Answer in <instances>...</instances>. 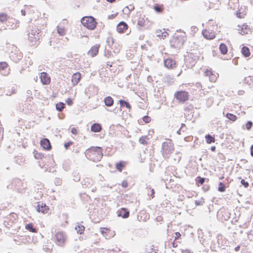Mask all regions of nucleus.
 <instances>
[{
    "label": "nucleus",
    "mask_w": 253,
    "mask_h": 253,
    "mask_svg": "<svg viewBox=\"0 0 253 253\" xmlns=\"http://www.w3.org/2000/svg\"><path fill=\"white\" fill-rule=\"evenodd\" d=\"M41 30L35 26H29L27 35L28 40L31 45L34 46L39 44L41 36Z\"/></svg>",
    "instance_id": "nucleus-1"
},
{
    "label": "nucleus",
    "mask_w": 253,
    "mask_h": 253,
    "mask_svg": "<svg viewBox=\"0 0 253 253\" xmlns=\"http://www.w3.org/2000/svg\"><path fill=\"white\" fill-rule=\"evenodd\" d=\"M85 154L88 159L97 162L100 161L103 156L102 149L100 147H92L86 150Z\"/></svg>",
    "instance_id": "nucleus-2"
},
{
    "label": "nucleus",
    "mask_w": 253,
    "mask_h": 253,
    "mask_svg": "<svg viewBox=\"0 0 253 253\" xmlns=\"http://www.w3.org/2000/svg\"><path fill=\"white\" fill-rule=\"evenodd\" d=\"M173 149V145L171 140L168 139L167 141L163 142L162 146V153L164 158H169Z\"/></svg>",
    "instance_id": "nucleus-3"
},
{
    "label": "nucleus",
    "mask_w": 253,
    "mask_h": 253,
    "mask_svg": "<svg viewBox=\"0 0 253 253\" xmlns=\"http://www.w3.org/2000/svg\"><path fill=\"white\" fill-rule=\"evenodd\" d=\"M9 55L10 59L15 63H18L23 57V54L20 50L14 45L11 47Z\"/></svg>",
    "instance_id": "nucleus-4"
},
{
    "label": "nucleus",
    "mask_w": 253,
    "mask_h": 253,
    "mask_svg": "<svg viewBox=\"0 0 253 253\" xmlns=\"http://www.w3.org/2000/svg\"><path fill=\"white\" fill-rule=\"evenodd\" d=\"M82 24L90 30H93L96 26V22L95 18L92 16L84 17L81 19Z\"/></svg>",
    "instance_id": "nucleus-5"
},
{
    "label": "nucleus",
    "mask_w": 253,
    "mask_h": 253,
    "mask_svg": "<svg viewBox=\"0 0 253 253\" xmlns=\"http://www.w3.org/2000/svg\"><path fill=\"white\" fill-rule=\"evenodd\" d=\"M54 239V242L57 245L63 247L66 243L67 236L65 232L60 231L55 234Z\"/></svg>",
    "instance_id": "nucleus-6"
},
{
    "label": "nucleus",
    "mask_w": 253,
    "mask_h": 253,
    "mask_svg": "<svg viewBox=\"0 0 253 253\" xmlns=\"http://www.w3.org/2000/svg\"><path fill=\"white\" fill-rule=\"evenodd\" d=\"M184 42L183 38L181 37H175L171 40V46L175 48H180L182 46Z\"/></svg>",
    "instance_id": "nucleus-7"
},
{
    "label": "nucleus",
    "mask_w": 253,
    "mask_h": 253,
    "mask_svg": "<svg viewBox=\"0 0 253 253\" xmlns=\"http://www.w3.org/2000/svg\"><path fill=\"white\" fill-rule=\"evenodd\" d=\"M200 55V52L197 50H193L192 51L189 53L188 56L192 66H194L199 60Z\"/></svg>",
    "instance_id": "nucleus-8"
},
{
    "label": "nucleus",
    "mask_w": 253,
    "mask_h": 253,
    "mask_svg": "<svg viewBox=\"0 0 253 253\" xmlns=\"http://www.w3.org/2000/svg\"><path fill=\"white\" fill-rule=\"evenodd\" d=\"M175 97L180 102H184L188 99V93L185 91H178L175 94Z\"/></svg>",
    "instance_id": "nucleus-9"
},
{
    "label": "nucleus",
    "mask_w": 253,
    "mask_h": 253,
    "mask_svg": "<svg viewBox=\"0 0 253 253\" xmlns=\"http://www.w3.org/2000/svg\"><path fill=\"white\" fill-rule=\"evenodd\" d=\"M164 66L169 69H173L177 66L176 62L171 58H168L164 60Z\"/></svg>",
    "instance_id": "nucleus-10"
},
{
    "label": "nucleus",
    "mask_w": 253,
    "mask_h": 253,
    "mask_svg": "<svg viewBox=\"0 0 253 253\" xmlns=\"http://www.w3.org/2000/svg\"><path fill=\"white\" fill-rule=\"evenodd\" d=\"M0 73L3 76L7 75L9 74V69L6 62H0Z\"/></svg>",
    "instance_id": "nucleus-11"
},
{
    "label": "nucleus",
    "mask_w": 253,
    "mask_h": 253,
    "mask_svg": "<svg viewBox=\"0 0 253 253\" xmlns=\"http://www.w3.org/2000/svg\"><path fill=\"white\" fill-rule=\"evenodd\" d=\"M127 25L124 21L120 22L117 26V31L120 33H127Z\"/></svg>",
    "instance_id": "nucleus-12"
},
{
    "label": "nucleus",
    "mask_w": 253,
    "mask_h": 253,
    "mask_svg": "<svg viewBox=\"0 0 253 253\" xmlns=\"http://www.w3.org/2000/svg\"><path fill=\"white\" fill-rule=\"evenodd\" d=\"M99 47L100 45L99 44H95L90 48L87 52V54L92 57L96 56L98 53Z\"/></svg>",
    "instance_id": "nucleus-13"
},
{
    "label": "nucleus",
    "mask_w": 253,
    "mask_h": 253,
    "mask_svg": "<svg viewBox=\"0 0 253 253\" xmlns=\"http://www.w3.org/2000/svg\"><path fill=\"white\" fill-rule=\"evenodd\" d=\"M36 209L38 212H41L43 213H46L48 210V207L45 204L42 202L38 203Z\"/></svg>",
    "instance_id": "nucleus-14"
},
{
    "label": "nucleus",
    "mask_w": 253,
    "mask_h": 253,
    "mask_svg": "<svg viewBox=\"0 0 253 253\" xmlns=\"http://www.w3.org/2000/svg\"><path fill=\"white\" fill-rule=\"evenodd\" d=\"M41 80L43 84H47L50 83V78L45 72H42L41 74Z\"/></svg>",
    "instance_id": "nucleus-15"
},
{
    "label": "nucleus",
    "mask_w": 253,
    "mask_h": 253,
    "mask_svg": "<svg viewBox=\"0 0 253 253\" xmlns=\"http://www.w3.org/2000/svg\"><path fill=\"white\" fill-rule=\"evenodd\" d=\"M41 146L45 150H49L51 148V145L49 140L47 138H44L41 141Z\"/></svg>",
    "instance_id": "nucleus-16"
},
{
    "label": "nucleus",
    "mask_w": 253,
    "mask_h": 253,
    "mask_svg": "<svg viewBox=\"0 0 253 253\" xmlns=\"http://www.w3.org/2000/svg\"><path fill=\"white\" fill-rule=\"evenodd\" d=\"M118 215L122 217L123 218H126L128 217L129 215V212L126 208H122L121 210L118 213Z\"/></svg>",
    "instance_id": "nucleus-17"
},
{
    "label": "nucleus",
    "mask_w": 253,
    "mask_h": 253,
    "mask_svg": "<svg viewBox=\"0 0 253 253\" xmlns=\"http://www.w3.org/2000/svg\"><path fill=\"white\" fill-rule=\"evenodd\" d=\"M203 35L205 38L209 40H211L215 38L214 33L213 32H210L208 30L203 31Z\"/></svg>",
    "instance_id": "nucleus-18"
},
{
    "label": "nucleus",
    "mask_w": 253,
    "mask_h": 253,
    "mask_svg": "<svg viewBox=\"0 0 253 253\" xmlns=\"http://www.w3.org/2000/svg\"><path fill=\"white\" fill-rule=\"evenodd\" d=\"M81 74L79 72L74 73L72 78V82L73 84L75 85L77 84L81 79Z\"/></svg>",
    "instance_id": "nucleus-19"
},
{
    "label": "nucleus",
    "mask_w": 253,
    "mask_h": 253,
    "mask_svg": "<svg viewBox=\"0 0 253 253\" xmlns=\"http://www.w3.org/2000/svg\"><path fill=\"white\" fill-rule=\"evenodd\" d=\"M91 131L94 132H99L101 131L102 127L98 123H94L91 126Z\"/></svg>",
    "instance_id": "nucleus-20"
},
{
    "label": "nucleus",
    "mask_w": 253,
    "mask_h": 253,
    "mask_svg": "<svg viewBox=\"0 0 253 253\" xmlns=\"http://www.w3.org/2000/svg\"><path fill=\"white\" fill-rule=\"evenodd\" d=\"M93 180L89 178H86L84 179L82 182V185L84 188H89L90 186L92 185Z\"/></svg>",
    "instance_id": "nucleus-21"
},
{
    "label": "nucleus",
    "mask_w": 253,
    "mask_h": 253,
    "mask_svg": "<svg viewBox=\"0 0 253 253\" xmlns=\"http://www.w3.org/2000/svg\"><path fill=\"white\" fill-rule=\"evenodd\" d=\"M105 105L107 107H111L114 104V100L111 96H107L104 99Z\"/></svg>",
    "instance_id": "nucleus-22"
},
{
    "label": "nucleus",
    "mask_w": 253,
    "mask_h": 253,
    "mask_svg": "<svg viewBox=\"0 0 253 253\" xmlns=\"http://www.w3.org/2000/svg\"><path fill=\"white\" fill-rule=\"evenodd\" d=\"M126 165V162L120 161L118 163H116V168L118 171L121 172L123 168L125 167Z\"/></svg>",
    "instance_id": "nucleus-23"
},
{
    "label": "nucleus",
    "mask_w": 253,
    "mask_h": 253,
    "mask_svg": "<svg viewBox=\"0 0 253 253\" xmlns=\"http://www.w3.org/2000/svg\"><path fill=\"white\" fill-rule=\"evenodd\" d=\"M241 52L246 57H249L251 54L249 48L247 46H243L242 48Z\"/></svg>",
    "instance_id": "nucleus-24"
},
{
    "label": "nucleus",
    "mask_w": 253,
    "mask_h": 253,
    "mask_svg": "<svg viewBox=\"0 0 253 253\" xmlns=\"http://www.w3.org/2000/svg\"><path fill=\"white\" fill-rule=\"evenodd\" d=\"M219 50L221 53L224 55L227 53V46L223 43H221L219 45Z\"/></svg>",
    "instance_id": "nucleus-25"
},
{
    "label": "nucleus",
    "mask_w": 253,
    "mask_h": 253,
    "mask_svg": "<svg viewBox=\"0 0 253 253\" xmlns=\"http://www.w3.org/2000/svg\"><path fill=\"white\" fill-rule=\"evenodd\" d=\"M205 138L207 143L208 144H211V143L214 142L215 141L214 137L210 134L206 135L205 136Z\"/></svg>",
    "instance_id": "nucleus-26"
},
{
    "label": "nucleus",
    "mask_w": 253,
    "mask_h": 253,
    "mask_svg": "<svg viewBox=\"0 0 253 253\" xmlns=\"http://www.w3.org/2000/svg\"><path fill=\"white\" fill-rule=\"evenodd\" d=\"M84 227L82 225H78L75 227V229L77 231V232L80 234H82L84 231Z\"/></svg>",
    "instance_id": "nucleus-27"
},
{
    "label": "nucleus",
    "mask_w": 253,
    "mask_h": 253,
    "mask_svg": "<svg viewBox=\"0 0 253 253\" xmlns=\"http://www.w3.org/2000/svg\"><path fill=\"white\" fill-rule=\"evenodd\" d=\"M119 102H120V105L122 107H126V108H127L129 109H130L131 108V106L128 102L126 101L125 100H119Z\"/></svg>",
    "instance_id": "nucleus-28"
},
{
    "label": "nucleus",
    "mask_w": 253,
    "mask_h": 253,
    "mask_svg": "<svg viewBox=\"0 0 253 253\" xmlns=\"http://www.w3.org/2000/svg\"><path fill=\"white\" fill-rule=\"evenodd\" d=\"M72 176L73 177V180L75 181L78 182L80 180V179H81L80 175L78 171H74L72 173Z\"/></svg>",
    "instance_id": "nucleus-29"
},
{
    "label": "nucleus",
    "mask_w": 253,
    "mask_h": 253,
    "mask_svg": "<svg viewBox=\"0 0 253 253\" xmlns=\"http://www.w3.org/2000/svg\"><path fill=\"white\" fill-rule=\"evenodd\" d=\"M57 33L61 36H64L65 35V29L64 27H61L59 26H57Z\"/></svg>",
    "instance_id": "nucleus-30"
},
{
    "label": "nucleus",
    "mask_w": 253,
    "mask_h": 253,
    "mask_svg": "<svg viewBox=\"0 0 253 253\" xmlns=\"http://www.w3.org/2000/svg\"><path fill=\"white\" fill-rule=\"evenodd\" d=\"M226 117L227 119H228L229 120L232 121L233 122L235 121L237 117L235 115L231 114V113H227L226 115Z\"/></svg>",
    "instance_id": "nucleus-31"
},
{
    "label": "nucleus",
    "mask_w": 253,
    "mask_h": 253,
    "mask_svg": "<svg viewBox=\"0 0 253 253\" xmlns=\"http://www.w3.org/2000/svg\"><path fill=\"white\" fill-rule=\"evenodd\" d=\"M65 107V104L63 102H59L56 104V109L57 111L61 112Z\"/></svg>",
    "instance_id": "nucleus-32"
},
{
    "label": "nucleus",
    "mask_w": 253,
    "mask_h": 253,
    "mask_svg": "<svg viewBox=\"0 0 253 253\" xmlns=\"http://www.w3.org/2000/svg\"><path fill=\"white\" fill-rule=\"evenodd\" d=\"M148 140V136L146 135L142 136L139 139V142L142 144H147V140Z\"/></svg>",
    "instance_id": "nucleus-33"
},
{
    "label": "nucleus",
    "mask_w": 253,
    "mask_h": 253,
    "mask_svg": "<svg viewBox=\"0 0 253 253\" xmlns=\"http://www.w3.org/2000/svg\"><path fill=\"white\" fill-rule=\"evenodd\" d=\"M114 42V39L113 37H109L107 38L106 43L109 47H111V46L113 45Z\"/></svg>",
    "instance_id": "nucleus-34"
},
{
    "label": "nucleus",
    "mask_w": 253,
    "mask_h": 253,
    "mask_svg": "<svg viewBox=\"0 0 253 253\" xmlns=\"http://www.w3.org/2000/svg\"><path fill=\"white\" fill-rule=\"evenodd\" d=\"M7 19V14L3 13H0V22H1V23H3V22L6 21Z\"/></svg>",
    "instance_id": "nucleus-35"
},
{
    "label": "nucleus",
    "mask_w": 253,
    "mask_h": 253,
    "mask_svg": "<svg viewBox=\"0 0 253 253\" xmlns=\"http://www.w3.org/2000/svg\"><path fill=\"white\" fill-rule=\"evenodd\" d=\"M218 190L221 192H223L225 191V186L222 182H220L219 183Z\"/></svg>",
    "instance_id": "nucleus-36"
},
{
    "label": "nucleus",
    "mask_w": 253,
    "mask_h": 253,
    "mask_svg": "<svg viewBox=\"0 0 253 253\" xmlns=\"http://www.w3.org/2000/svg\"><path fill=\"white\" fill-rule=\"evenodd\" d=\"M26 229L32 232H36V229L33 227L32 224L30 223L26 225Z\"/></svg>",
    "instance_id": "nucleus-37"
},
{
    "label": "nucleus",
    "mask_w": 253,
    "mask_h": 253,
    "mask_svg": "<svg viewBox=\"0 0 253 253\" xmlns=\"http://www.w3.org/2000/svg\"><path fill=\"white\" fill-rule=\"evenodd\" d=\"M206 179V178H203V177H201L200 176H198L196 178V181L197 183L202 185L205 182Z\"/></svg>",
    "instance_id": "nucleus-38"
},
{
    "label": "nucleus",
    "mask_w": 253,
    "mask_h": 253,
    "mask_svg": "<svg viewBox=\"0 0 253 253\" xmlns=\"http://www.w3.org/2000/svg\"><path fill=\"white\" fill-rule=\"evenodd\" d=\"M34 157L36 159H41L43 157V155L37 151L34 152Z\"/></svg>",
    "instance_id": "nucleus-39"
},
{
    "label": "nucleus",
    "mask_w": 253,
    "mask_h": 253,
    "mask_svg": "<svg viewBox=\"0 0 253 253\" xmlns=\"http://www.w3.org/2000/svg\"><path fill=\"white\" fill-rule=\"evenodd\" d=\"M145 22V21L143 18H139L137 21V25L140 26H143Z\"/></svg>",
    "instance_id": "nucleus-40"
},
{
    "label": "nucleus",
    "mask_w": 253,
    "mask_h": 253,
    "mask_svg": "<svg viewBox=\"0 0 253 253\" xmlns=\"http://www.w3.org/2000/svg\"><path fill=\"white\" fill-rule=\"evenodd\" d=\"M134 9V6L132 5H129L128 6H126L124 9V11H126L127 9L128 10V13H130V11L133 10Z\"/></svg>",
    "instance_id": "nucleus-41"
},
{
    "label": "nucleus",
    "mask_w": 253,
    "mask_h": 253,
    "mask_svg": "<svg viewBox=\"0 0 253 253\" xmlns=\"http://www.w3.org/2000/svg\"><path fill=\"white\" fill-rule=\"evenodd\" d=\"M253 126V123L252 121H249L246 124V128L248 130H250Z\"/></svg>",
    "instance_id": "nucleus-42"
},
{
    "label": "nucleus",
    "mask_w": 253,
    "mask_h": 253,
    "mask_svg": "<svg viewBox=\"0 0 253 253\" xmlns=\"http://www.w3.org/2000/svg\"><path fill=\"white\" fill-rule=\"evenodd\" d=\"M249 81H252V79L250 77H245L243 80V84H249Z\"/></svg>",
    "instance_id": "nucleus-43"
},
{
    "label": "nucleus",
    "mask_w": 253,
    "mask_h": 253,
    "mask_svg": "<svg viewBox=\"0 0 253 253\" xmlns=\"http://www.w3.org/2000/svg\"><path fill=\"white\" fill-rule=\"evenodd\" d=\"M143 121L146 123H148L151 121V118L148 116H145L143 117Z\"/></svg>",
    "instance_id": "nucleus-44"
},
{
    "label": "nucleus",
    "mask_w": 253,
    "mask_h": 253,
    "mask_svg": "<svg viewBox=\"0 0 253 253\" xmlns=\"http://www.w3.org/2000/svg\"><path fill=\"white\" fill-rule=\"evenodd\" d=\"M205 74L206 76H210V80L211 81H213V79L211 78V76L212 75V73L211 71H208L207 70L206 72H205Z\"/></svg>",
    "instance_id": "nucleus-45"
},
{
    "label": "nucleus",
    "mask_w": 253,
    "mask_h": 253,
    "mask_svg": "<svg viewBox=\"0 0 253 253\" xmlns=\"http://www.w3.org/2000/svg\"><path fill=\"white\" fill-rule=\"evenodd\" d=\"M54 183L56 185H60L62 184V180L59 178H56L54 180Z\"/></svg>",
    "instance_id": "nucleus-46"
},
{
    "label": "nucleus",
    "mask_w": 253,
    "mask_h": 253,
    "mask_svg": "<svg viewBox=\"0 0 253 253\" xmlns=\"http://www.w3.org/2000/svg\"><path fill=\"white\" fill-rule=\"evenodd\" d=\"M241 183L243 185L245 188H247L249 186V183L247 181H246L244 179H242L241 181Z\"/></svg>",
    "instance_id": "nucleus-47"
},
{
    "label": "nucleus",
    "mask_w": 253,
    "mask_h": 253,
    "mask_svg": "<svg viewBox=\"0 0 253 253\" xmlns=\"http://www.w3.org/2000/svg\"><path fill=\"white\" fill-rule=\"evenodd\" d=\"M73 144L72 141H69L64 144V147L66 149H68L69 147Z\"/></svg>",
    "instance_id": "nucleus-48"
},
{
    "label": "nucleus",
    "mask_w": 253,
    "mask_h": 253,
    "mask_svg": "<svg viewBox=\"0 0 253 253\" xmlns=\"http://www.w3.org/2000/svg\"><path fill=\"white\" fill-rule=\"evenodd\" d=\"M204 201L203 200L195 201V204L196 206H201L203 205Z\"/></svg>",
    "instance_id": "nucleus-49"
},
{
    "label": "nucleus",
    "mask_w": 253,
    "mask_h": 253,
    "mask_svg": "<svg viewBox=\"0 0 253 253\" xmlns=\"http://www.w3.org/2000/svg\"><path fill=\"white\" fill-rule=\"evenodd\" d=\"M66 103L68 105H72L73 104V101H72V100L70 98H68L66 99Z\"/></svg>",
    "instance_id": "nucleus-50"
},
{
    "label": "nucleus",
    "mask_w": 253,
    "mask_h": 253,
    "mask_svg": "<svg viewBox=\"0 0 253 253\" xmlns=\"http://www.w3.org/2000/svg\"><path fill=\"white\" fill-rule=\"evenodd\" d=\"M175 236L174 237V240H176L180 238V237L181 236V234L178 232H175Z\"/></svg>",
    "instance_id": "nucleus-51"
},
{
    "label": "nucleus",
    "mask_w": 253,
    "mask_h": 253,
    "mask_svg": "<svg viewBox=\"0 0 253 253\" xmlns=\"http://www.w3.org/2000/svg\"><path fill=\"white\" fill-rule=\"evenodd\" d=\"M248 226H249V224L246 222V223H244V224H243L242 225H240L239 227L240 228H248Z\"/></svg>",
    "instance_id": "nucleus-52"
},
{
    "label": "nucleus",
    "mask_w": 253,
    "mask_h": 253,
    "mask_svg": "<svg viewBox=\"0 0 253 253\" xmlns=\"http://www.w3.org/2000/svg\"><path fill=\"white\" fill-rule=\"evenodd\" d=\"M168 35V33L167 32H164L161 33V37L164 39Z\"/></svg>",
    "instance_id": "nucleus-53"
},
{
    "label": "nucleus",
    "mask_w": 253,
    "mask_h": 253,
    "mask_svg": "<svg viewBox=\"0 0 253 253\" xmlns=\"http://www.w3.org/2000/svg\"><path fill=\"white\" fill-rule=\"evenodd\" d=\"M71 132L73 134H77V129L76 128L73 127L71 129Z\"/></svg>",
    "instance_id": "nucleus-54"
},
{
    "label": "nucleus",
    "mask_w": 253,
    "mask_h": 253,
    "mask_svg": "<svg viewBox=\"0 0 253 253\" xmlns=\"http://www.w3.org/2000/svg\"><path fill=\"white\" fill-rule=\"evenodd\" d=\"M89 188L90 189V190L92 192H94L96 190V187L92 186V185L90 186V187Z\"/></svg>",
    "instance_id": "nucleus-55"
},
{
    "label": "nucleus",
    "mask_w": 253,
    "mask_h": 253,
    "mask_svg": "<svg viewBox=\"0 0 253 253\" xmlns=\"http://www.w3.org/2000/svg\"><path fill=\"white\" fill-rule=\"evenodd\" d=\"M111 52L109 51H106L105 53V56L109 57L111 55Z\"/></svg>",
    "instance_id": "nucleus-56"
},
{
    "label": "nucleus",
    "mask_w": 253,
    "mask_h": 253,
    "mask_svg": "<svg viewBox=\"0 0 253 253\" xmlns=\"http://www.w3.org/2000/svg\"><path fill=\"white\" fill-rule=\"evenodd\" d=\"M154 194H155L154 189H151V197L152 199H153L155 197Z\"/></svg>",
    "instance_id": "nucleus-57"
},
{
    "label": "nucleus",
    "mask_w": 253,
    "mask_h": 253,
    "mask_svg": "<svg viewBox=\"0 0 253 253\" xmlns=\"http://www.w3.org/2000/svg\"><path fill=\"white\" fill-rule=\"evenodd\" d=\"M154 9L155 10L157 11V12H160L161 11V8L160 7H159L158 6H155L154 7Z\"/></svg>",
    "instance_id": "nucleus-58"
},
{
    "label": "nucleus",
    "mask_w": 253,
    "mask_h": 253,
    "mask_svg": "<svg viewBox=\"0 0 253 253\" xmlns=\"http://www.w3.org/2000/svg\"><path fill=\"white\" fill-rule=\"evenodd\" d=\"M122 185L124 187H126L127 186V183L124 181L122 182Z\"/></svg>",
    "instance_id": "nucleus-59"
},
{
    "label": "nucleus",
    "mask_w": 253,
    "mask_h": 253,
    "mask_svg": "<svg viewBox=\"0 0 253 253\" xmlns=\"http://www.w3.org/2000/svg\"><path fill=\"white\" fill-rule=\"evenodd\" d=\"M181 252L182 253H191V251L190 250H183L181 251Z\"/></svg>",
    "instance_id": "nucleus-60"
},
{
    "label": "nucleus",
    "mask_w": 253,
    "mask_h": 253,
    "mask_svg": "<svg viewBox=\"0 0 253 253\" xmlns=\"http://www.w3.org/2000/svg\"><path fill=\"white\" fill-rule=\"evenodd\" d=\"M244 92H245L244 90H239L238 92V94L240 95H242L244 94Z\"/></svg>",
    "instance_id": "nucleus-61"
},
{
    "label": "nucleus",
    "mask_w": 253,
    "mask_h": 253,
    "mask_svg": "<svg viewBox=\"0 0 253 253\" xmlns=\"http://www.w3.org/2000/svg\"><path fill=\"white\" fill-rule=\"evenodd\" d=\"M191 29L192 31L195 32L196 31L198 30V28L196 26H192L191 27Z\"/></svg>",
    "instance_id": "nucleus-62"
},
{
    "label": "nucleus",
    "mask_w": 253,
    "mask_h": 253,
    "mask_svg": "<svg viewBox=\"0 0 253 253\" xmlns=\"http://www.w3.org/2000/svg\"><path fill=\"white\" fill-rule=\"evenodd\" d=\"M21 15L23 16H25L26 15V11L25 10L22 9L21 10Z\"/></svg>",
    "instance_id": "nucleus-63"
},
{
    "label": "nucleus",
    "mask_w": 253,
    "mask_h": 253,
    "mask_svg": "<svg viewBox=\"0 0 253 253\" xmlns=\"http://www.w3.org/2000/svg\"><path fill=\"white\" fill-rule=\"evenodd\" d=\"M251 154L253 157V145L251 147Z\"/></svg>",
    "instance_id": "nucleus-64"
}]
</instances>
